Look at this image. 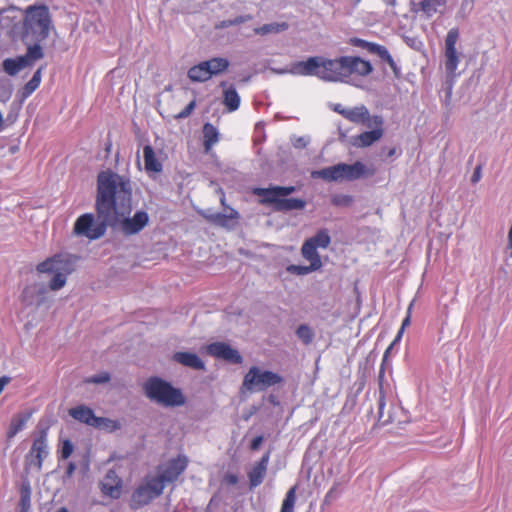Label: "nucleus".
Segmentation results:
<instances>
[{
	"label": "nucleus",
	"instance_id": "nucleus-1",
	"mask_svg": "<svg viewBox=\"0 0 512 512\" xmlns=\"http://www.w3.org/2000/svg\"><path fill=\"white\" fill-rule=\"evenodd\" d=\"M132 183L124 175L111 170L101 171L97 175V190L94 214L80 215L73 227V233L93 241L105 235L110 226L125 236L140 233L149 223V214L145 210L132 212Z\"/></svg>",
	"mask_w": 512,
	"mask_h": 512
},
{
	"label": "nucleus",
	"instance_id": "nucleus-2",
	"mask_svg": "<svg viewBox=\"0 0 512 512\" xmlns=\"http://www.w3.org/2000/svg\"><path fill=\"white\" fill-rule=\"evenodd\" d=\"M373 71L370 61L359 56H340L328 59L312 56L305 61L291 65L288 72L292 75L316 76L325 82L348 83L351 75L366 77Z\"/></svg>",
	"mask_w": 512,
	"mask_h": 512
},
{
	"label": "nucleus",
	"instance_id": "nucleus-3",
	"mask_svg": "<svg viewBox=\"0 0 512 512\" xmlns=\"http://www.w3.org/2000/svg\"><path fill=\"white\" fill-rule=\"evenodd\" d=\"M142 389L144 395L151 402L162 407H181L186 403V397L182 390L159 376L147 378Z\"/></svg>",
	"mask_w": 512,
	"mask_h": 512
},
{
	"label": "nucleus",
	"instance_id": "nucleus-4",
	"mask_svg": "<svg viewBox=\"0 0 512 512\" xmlns=\"http://www.w3.org/2000/svg\"><path fill=\"white\" fill-rule=\"evenodd\" d=\"M79 256L70 253H58L36 266L39 273L52 274L53 277L48 283V288L57 291L63 288L68 276L75 270Z\"/></svg>",
	"mask_w": 512,
	"mask_h": 512
},
{
	"label": "nucleus",
	"instance_id": "nucleus-5",
	"mask_svg": "<svg viewBox=\"0 0 512 512\" xmlns=\"http://www.w3.org/2000/svg\"><path fill=\"white\" fill-rule=\"evenodd\" d=\"M24 28L34 40L45 41L53 28L49 8L46 5H33L26 9Z\"/></svg>",
	"mask_w": 512,
	"mask_h": 512
},
{
	"label": "nucleus",
	"instance_id": "nucleus-6",
	"mask_svg": "<svg viewBox=\"0 0 512 512\" xmlns=\"http://www.w3.org/2000/svg\"><path fill=\"white\" fill-rule=\"evenodd\" d=\"M284 381V377L277 372L252 366L243 377L240 392L244 394L266 391L270 387L282 385Z\"/></svg>",
	"mask_w": 512,
	"mask_h": 512
},
{
	"label": "nucleus",
	"instance_id": "nucleus-7",
	"mask_svg": "<svg viewBox=\"0 0 512 512\" xmlns=\"http://www.w3.org/2000/svg\"><path fill=\"white\" fill-rule=\"evenodd\" d=\"M188 458L179 454L168 461L160 464L157 468L158 474L153 476L164 489L166 485L174 484L188 467Z\"/></svg>",
	"mask_w": 512,
	"mask_h": 512
},
{
	"label": "nucleus",
	"instance_id": "nucleus-8",
	"mask_svg": "<svg viewBox=\"0 0 512 512\" xmlns=\"http://www.w3.org/2000/svg\"><path fill=\"white\" fill-rule=\"evenodd\" d=\"M48 431L49 426L38 424L37 434L33 439L30 451L25 457L26 463L37 471L42 469L43 461L49 455Z\"/></svg>",
	"mask_w": 512,
	"mask_h": 512
},
{
	"label": "nucleus",
	"instance_id": "nucleus-9",
	"mask_svg": "<svg viewBox=\"0 0 512 512\" xmlns=\"http://www.w3.org/2000/svg\"><path fill=\"white\" fill-rule=\"evenodd\" d=\"M164 489L154 477H147L144 483L137 486L131 495V508L139 509L162 495Z\"/></svg>",
	"mask_w": 512,
	"mask_h": 512
},
{
	"label": "nucleus",
	"instance_id": "nucleus-10",
	"mask_svg": "<svg viewBox=\"0 0 512 512\" xmlns=\"http://www.w3.org/2000/svg\"><path fill=\"white\" fill-rule=\"evenodd\" d=\"M459 39V29L451 28L445 38V50H444V65L445 71L449 78L454 79L459 74L456 72L460 63L461 53L456 49V44Z\"/></svg>",
	"mask_w": 512,
	"mask_h": 512
},
{
	"label": "nucleus",
	"instance_id": "nucleus-11",
	"mask_svg": "<svg viewBox=\"0 0 512 512\" xmlns=\"http://www.w3.org/2000/svg\"><path fill=\"white\" fill-rule=\"evenodd\" d=\"M369 131H364L359 135L353 137V145L358 148H365L371 146L373 143L380 140L384 134V119L381 115H373L371 122L367 123Z\"/></svg>",
	"mask_w": 512,
	"mask_h": 512
},
{
	"label": "nucleus",
	"instance_id": "nucleus-12",
	"mask_svg": "<svg viewBox=\"0 0 512 512\" xmlns=\"http://www.w3.org/2000/svg\"><path fill=\"white\" fill-rule=\"evenodd\" d=\"M447 0H412L411 11L420 14L425 20L431 19L437 13H443Z\"/></svg>",
	"mask_w": 512,
	"mask_h": 512
},
{
	"label": "nucleus",
	"instance_id": "nucleus-13",
	"mask_svg": "<svg viewBox=\"0 0 512 512\" xmlns=\"http://www.w3.org/2000/svg\"><path fill=\"white\" fill-rule=\"evenodd\" d=\"M208 353L231 364H241L243 357L237 349L225 342H214L208 345Z\"/></svg>",
	"mask_w": 512,
	"mask_h": 512
},
{
	"label": "nucleus",
	"instance_id": "nucleus-14",
	"mask_svg": "<svg viewBox=\"0 0 512 512\" xmlns=\"http://www.w3.org/2000/svg\"><path fill=\"white\" fill-rule=\"evenodd\" d=\"M47 287L41 283H33L24 287L21 293V302L25 306L37 307L46 301Z\"/></svg>",
	"mask_w": 512,
	"mask_h": 512
},
{
	"label": "nucleus",
	"instance_id": "nucleus-15",
	"mask_svg": "<svg viewBox=\"0 0 512 512\" xmlns=\"http://www.w3.org/2000/svg\"><path fill=\"white\" fill-rule=\"evenodd\" d=\"M270 461V451H267L264 453L261 457V459L252 467V469L248 472V479H249V488L250 490L255 489L259 485L262 484V482L265 479L268 464Z\"/></svg>",
	"mask_w": 512,
	"mask_h": 512
},
{
	"label": "nucleus",
	"instance_id": "nucleus-16",
	"mask_svg": "<svg viewBox=\"0 0 512 512\" xmlns=\"http://www.w3.org/2000/svg\"><path fill=\"white\" fill-rule=\"evenodd\" d=\"M230 212L228 214L222 212H201L203 218H205L208 222L223 228L231 229L235 226L236 220L239 218V213L234 208H229Z\"/></svg>",
	"mask_w": 512,
	"mask_h": 512
},
{
	"label": "nucleus",
	"instance_id": "nucleus-17",
	"mask_svg": "<svg viewBox=\"0 0 512 512\" xmlns=\"http://www.w3.org/2000/svg\"><path fill=\"white\" fill-rule=\"evenodd\" d=\"M343 178L345 180L353 181L360 178L372 177L375 174L373 167L368 168L361 161H356L353 164L342 163Z\"/></svg>",
	"mask_w": 512,
	"mask_h": 512
},
{
	"label": "nucleus",
	"instance_id": "nucleus-18",
	"mask_svg": "<svg viewBox=\"0 0 512 512\" xmlns=\"http://www.w3.org/2000/svg\"><path fill=\"white\" fill-rule=\"evenodd\" d=\"M122 480L118 477L114 470H109L106 473L104 481L102 482V492L111 497L112 499H118L121 495Z\"/></svg>",
	"mask_w": 512,
	"mask_h": 512
},
{
	"label": "nucleus",
	"instance_id": "nucleus-19",
	"mask_svg": "<svg viewBox=\"0 0 512 512\" xmlns=\"http://www.w3.org/2000/svg\"><path fill=\"white\" fill-rule=\"evenodd\" d=\"M69 414L75 420L93 426H97L101 421L106 420L102 417H96L94 411L85 405H78L74 408H71L69 410Z\"/></svg>",
	"mask_w": 512,
	"mask_h": 512
},
{
	"label": "nucleus",
	"instance_id": "nucleus-20",
	"mask_svg": "<svg viewBox=\"0 0 512 512\" xmlns=\"http://www.w3.org/2000/svg\"><path fill=\"white\" fill-rule=\"evenodd\" d=\"M172 360L194 370L202 371L206 369L204 361L194 352H175Z\"/></svg>",
	"mask_w": 512,
	"mask_h": 512
},
{
	"label": "nucleus",
	"instance_id": "nucleus-21",
	"mask_svg": "<svg viewBox=\"0 0 512 512\" xmlns=\"http://www.w3.org/2000/svg\"><path fill=\"white\" fill-rule=\"evenodd\" d=\"M342 163L325 167L320 170L312 171L311 177L314 179H323L328 182L344 180Z\"/></svg>",
	"mask_w": 512,
	"mask_h": 512
},
{
	"label": "nucleus",
	"instance_id": "nucleus-22",
	"mask_svg": "<svg viewBox=\"0 0 512 512\" xmlns=\"http://www.w3.org/2000/svg\"><path fill=\"white\" fill-rule=\"evenodd\" d=\"M372 116L368 108L364 104H360L354 107H348L345 119L354 124H363L371 122Z\"/></svg>",
	"mask_w": 512,
	"mask_h": 512
},
{
	"label": "nucleus",
	"instance_id": "nucleus-23",
	"mask_svg": "<svg viewBox=\"0 0 512 512\" xmlns=\"http://www.w3.org/2000/svg\"><path fill=\"white\" fill-rule=\"evenodd\" d=\"M31 415V412H22L12 417L6 432L8 441H11L19 432L25 429Z\"/></svg>",
	"mask_w": 512,
	"mask_h": 512
},
{
	"label": "nucleus",
	"instance_id": "nucleus-24",
	"mask_svg": "<svg viewBox=\"0 0 512 512\" xmlns=\"http://www.w3.org/2000/svg\"><path fill=\"white\" fill-rule=\"evenodd\" d=\"M226 86H227L226 81H222L220 83V87L224 88L223 104L225 105V107L227 108V110L229 112H234L240 107L241 98H240L234 85H230L227 88H226Z\"/></svg>",
	"mask_w": 512,
	"mask_h": 512
},
{
	"label": "nucleus",
	"instance_id": "nucleus-25",
	"mask_svg": "<svg viewBox=\"0 0 512 512\" xmlns=\"http://www.w3.org/2000/svg\"><path fill=\"white\" fill-rule=\"evenodd\" d=\"M253 194L262 198L260 200L261 204L272 205L273 209L276 211V207H278V201H280L277 186L268 188L256 187L253 189Z\"/></svg>",
	"mask_w": 512,
	"mask_h": 512
},
{
	"label": "nucleus",
	"instance_id": "nucleus-26",
	"mask_svg": "<svg viewBox=\"0 0 512 512\" xmlns=\"http://www.w3.org/2000/svg\"><path fill=\"white\" fill-rule=\"evenodd\" d=\"M143 158L145 170L147 172L160 173L163 170L162 162L157 158L153 147L146 144L143 147Z\"/></svg>",
	"mask_w": 512,
	"mask_h": 512
},
{
	"label": "nucleus",
	"instance_id": "nucleus-27",
	"mask_svg": "<svg viewBox=\"0 0 512 512\" xmlns=\"http://www.w3.org/2000/svg\"><path fill=\"white\" fill-rule=\"evenodd\" d=\"M43 67H39L33 74L32 78L18 91L17 97L21 102L30 97L40 86L42 80Z\"/></svg>",
	"mask_w": 512,
	"mask_h": 512
},
{
	"label": "nucleus",
	"instance_id": "nucleus-28",
	"mask_svg": "<svg viewBox=\"0 0 512 512\" xmlns=\"http://www.w3.org/2000/svg\"><path fill=\"white\" fill-rule=\"evenodd\" d=\"M383 381L379 380V396L377 400V423L380 426L388 425L389 423L393 422V415L391 411L389 410L387 415H385V408H386V397L385 392L382 385Z\"/></svg>",
	"mask_w": 512,
	"mask_h": 512
},
{
	"label": "nucleus",
	"instance_id": "nucleus-29",
	"mask_svg": "<svg viewBox=\"0 0 512 512\" xmlns=\"http://www.w3.org/2000/svg\"><path fill=\"white\" fill-rule=\"evenodd\" d=\"M208 62H200L192 67H190L187 71V77L192 82H206L211 79L209 70H208Z\"/></svg>",
	"mask_w": 512,
	"mask_h": 512
},
{
	"label": "nucleus",
	"instance_id": "nucleus-30",
	"mask_svg": "<svg viewBox=\"0 0 512 512\" xmlns=\"http://www.w3.org/2000/svg\"><path fill=\"white\" fill-rule=\"evenodd\" d=\"M317 247L315 246V244L312 243V241L310 240H305L303 245H302V248H301V253H302V256L307 260L309 261L310 263L314 264L321 268L322 267V261H321V257L317 251Z\"/></svg>",
	"mask_w": 512,
	"mask_h": 512
},
{
	"label": "nucleus",
	"instance_id": "nucleus-31",
	"mask_svg": "<svg viewBox=\"0 0 512 512\" xmlns=\"http://www.w3.org/2000/svg\"><path fill=\"white\" fill-rule=\"evenodd\" d=\"M3 69L4 71L10 75L15 76L18 74L22 69L27 67V62L25 58L22 56H17L15 58H6L3 63Z\"/></svg>",
	"mask_w": 512,
	"mask_h": 512
},
{
	"label": "nucleus",
	"instance_id": "nucleus-32",
	"mask_svg": "<svg viewBox=\"0 0 512 512\" xmlns=\"http://www.w3.org/2000/svg\"><path fill=\"white\" fill-rule=\"evenodd\" d=\"M219 141V131L210 122H207L203 126V144L205 150L208 151L213 145Z\"/></svg>",
	"mask_w": 512,
	"mask_h": 512
},
{
	"label": "nucleus",
	"instance_id": "nucleus-33",
	"mask_svg": "<svg viewBox=\"0 0 512 512\" xmlns=\"http://www.w3.org/2000/svg\"><path fill=\"white\" fill-rule=\"evenodd\" d=\"M306 206V201L300 198H280L276 211L289 212L293 210H302Z\"/></svg>",
	"mask_w": 512,
	"mask_h": 512
},
{
	"label": "nucleus",
	"instance_id": "nucleus-34",
	"mask_svg": "<svg viewBox=\"0 0 512 512\" xmlns=\"http://www.w3.org/2000/svg\"><path fill=\"white\" fill-rule=\"evenodd\" d=\"M205 62H208L207 68L211 78L225 72L230 66L229 60L224 57H213Z\"/></svg>",
	"mask_w": 512,
	"mask_h": 512
},
{
	"label": "nucleus",
	"instance_id": "nucleus-35",
	"mask_svg": "<svg viewBox=\"0 0 512 512\" xmlns=\"http://www.w3.org/2000/svg\"><path fill=\"white\" fill-rule=\"evenodd\" d=\"M288 27L289 25L286 22H272L255 28L254 33L261 36L268 34H277L286 31Z\"/></svg>",
	"mask_w": 512,
	"mask_h": 512
},
{
	"label": "nucleus",
	"instance_id": "nucleus-36",
	"mask_svg": "<svg viewBox=\"0 0 512 512\" xmlns=\"http://www.w3.org/2000/svg\"><path fill=\"white\" fill-rule=\"evenodd\" d=\"M35 43L31 46H28L27 52L25 55H21L23 58H25L27 62V66L32 65L34 61H37L44 57V52L41 46V43L43 41L34 40Z\"/></svg>",
	"mask_w": 512,
	"mask_h": 512
},
{
	"label": "nucleus",
	"instance_id": "nucleus-37",
	"mask_svg": "<svg viewBox=\"0 0 512 512\" xmlns=\"http://www.w3.org/2000/svg\"><path fill=\"white\" fill-rule=\"evenodd\" d=\"M308 240L312 241V243L315 244L317 248L323 249H326L331 243V237L328 230L325 228L319 229L316 234L308 238Z\"/></svg>",
	"mask_w": 512,
	"mask_h": 512
},
{
	"label": "nucleus",
	"instance_id": "nucleus-38",
	"mask_svg": "<svg viewBox=\"0 0 512 512\" xmlns=\"http://www.w3.org/2000/svg\"><path fill=\"white\" fill-rule=\"evenodd\" d=\"M296 486L291 487L282 502L280 512H294V506L296 502Z\"/></svg>",
	"mask_w": 512,
	"mask_h": 512
},
{
	"label": "nucleus",
	"instance_id": "nucleus-39",
	"mask_svg": "<svg viewBox=\"0 0 512 512\" xmlns=\"http://www.w3.org/2000/svg\"><path fill=\"white\" fill-rule=\"evenodd\" d=\"M296 336L305 344L309 345L312 343L314 338V332L307 324H301L296 329Z\"/></svg>",
	"mask_w": 512,
	"mask_h": 512
},
{
	"label": "nucleus",
	"instance_id": "nucleus-40",
	"mask_svg": "<svg viewBox=\"0 0 512 512\" xmlns=\"http://www.w3.org/2000/svg\"><path fill=\"white\" fill-rule=\"evenodd\" d=\"M403 331H398L394 340L392 341V343L389 345V347L385 350L384 352V355H383V358H382V363H381V367H380V370H379V375H378V378L380 379V381H383L384 379V375H385V363L387 361V358H388V355L390 353V351L392 350V348L401 341L402 339V336H403Z\"/></svg>",
	"mask_w": 512,
	"mask_h": 512
},
{
	"label": "nucleus",
	"instance_id": "nucleus-41",
	"mask_svg": "<svg viewBox=\"0 0 512 512\" xmlns=\"http://www.w3.org/2000/svg\"><path fill=\"white\" fill-rule=\"evenodd\" d=\"M403 331H398L394 340L392 341V343L389 345V347L385 350L384 352V355H383V358H382V363H381V367H380V370H379V375H378V378L380 379V381H383L384 379V375H385V363L387 361V358H388V355L390 353V351L392 350V348L401 341L402 339V336H403Z\"/></svg>",
	"mask_w": 512,
	"mask_h": 512
},
{
	"label": "nucleus",
	"instance_id": "nucleus-42",
	"mask_svg": "<svg viewBox=\"0 0 512 512\" xmlns=\"http://www.w3.org/2000/svg\"><path fill=\"white\" fill-rule=\"evenodd\" d=\"M319 269L320 268L317 267L315 265V263L314 264L310 263V265H308V266L290 264L286 267L287 272H289L291 274H295V275H307V274L317 271Z\"/></svg>",
	"mask_w": 512,
	"mask_h": 512
},
{
	"label": "nucleus",
	"instance_id": "nucleus-43",
	"mask_svg": "<svg viewBox=\"0 0 512 512\" xmlns=\"http://www.w3.org/2000/svg\"><path fill=\"white\" fill-rule=\"evenodd\" d=\"M343 492L342 485L339 481H335L332 487L328 490L325 495L324 502L327 504L332 503L336 499H338Z\"/></svg>",
	"mask_w": 512,
	"mask_h": 512
},
{
	"label": "nucleus",
	"instance_id": "nucleus-44",
	"mask_svg": "<svg viewBox=\"0 0 512 512\" xmlns=\"http://www.w3.org/2000/svg\"><path fill=\"white\" fill-rule=\"evenodd\" d=\"M353 197L347 194H335L331 197V203L337 207H348L352 204Z\"/></svg>",
	"mask_w": 512,
	"mask_h": 512
},
{
	"label": "nucleus",
	"instance_id": "nucleus-45",
	"mask_svg": "<svg viewBox=\"0 0 512 512\" xmlns=\"http://www.w3.org/2000/svg\"><path fill=\"white\" fill-rule=\"evenodd\" d=\"M252 19V16L250 14H246V15H239L233 19H226V20H223L221 21L220 23V27L221 28H228V27H231V26H236V25H240V24H243L247 21H250Z\"/></svg>",
	"mask_w": 512,
	"mask_h": 512
},
{
	"label": "nucleus",
	"instance_id": "nucleus-46",
	"mask_svg": "<svg viewBox=\"0 0 512 512\" xmlns=\"http://www.w3.org/2000/svg\"><path fill=\"white\" fill-rule=\"evenodd\" d=\"M349 43L352 46H355V47H358V48H361V49H365L369 53L372 52V50H373V48H374V46L376 44L374 42H369L367 40H364V39H361V38H358V37L350 38Z\"/></svg>",
	"mask_w": 512,
	"mask_h": 512
},
{
	"label": "nucleus",
	"instance_id": "nucleus-47",
	"mask_svg": "<svg viewBox=\"0 0 512 512\" xmlns=\"http://www.w3.org/2000/svg\"><path fill=\"white\" fill-rule=\"evenodd\" d=\"M73 450H74V445L71 442V440H69V439L63 440L61 450L59 451V459H63V460L68 459L72 455Z\"/></svg>",
	"mask_w": 512,
	"mask_h": 512
},
{
	"label": "nucleus",
	"instance_id": "nucleus-48",
	"mask_svg": "<svg viewBox=\"0 0 512 512\" xmlns=\"http://www.w3.org/2000/svg\"><path fill=\"white\" fill-rule=\"evenodd\" d=\"M111 379L109 372H101L98 374H95L89 378L86 379L87 383H94V384H103L109 382Z\"/></svg>",
	"mask_w": 512,
	"mask_h": 512
},
{
	"label": "nucleus",
	"instance_id": "nucleus-49",
	"mask_svg": "<svg viewBox=\"0 0 512 512\" xmlns=\"http://www.w3.org/2000/svg\"><path fill=\"white\" fill-rule=\"evenodd\" d=\"M371 54L378 55V57L384 62H386V60L391 56L389 50L385 46L377 43L375 44Z\"/></svg>",
	"mask_w": 512,
	"mask_h": 512
},
{
	"label": "nucleus",
	"instance_id": "nucleus-50",
	"mask_svg": "<svg viewBox=\"0 0 512 512\" xmlns=\"http://www.w3.org/2000/svg\"><path fill=\"white\" fill-rule=\"evenodd\" d=\"M195 106H196V100H192L183 110H181L176 115V118L184 119V118L189 117L191 115V113L193 112V110L195 109Z\"/></svg>",
	"mask_w": 512,
	"mask_h": 512
},
{
	"label": "nucleus",
	"instance_id": "nucleus-51",
	"mask_svg": "<svg viewBox=\"0 0 512 512\" xmlns=\"http://www.w3.org/2000/svg\"><path fill=\"white\" fill-rule=\"evenodd\" d=\"M380 155H381V157H383V160H386L389 158L396 157V156L400 155V153H397L396 147H391V148L383 147L381 149Z\"/></svg>",
	"mask_w": 512,
	"mask_h": 512
},
{
	"label": "nucleus",
	"instance_id": "nucleus-52",
	"mask_svg": "<svg viewBox=\"0 0 512 512\" xmlns=\"http://www.w3.org/2000/svg\"><path fill=\"white\" fill-rule=\"evenodd\" d=\"M386 63L392 69L396 78H400L402 76L401 67L397 64V62L393 59L392 55L386 60Z\"/></svg>",
	"mask_w": 512,
	"mask_h": 512
},
{
	"label": "nucleus",
	"instance_id": "nucleus-53",
	"mask_svg": "<svg viewBox=\"0 0 512 512\" xmlns=\"http://www.w3.org/2000/svg\"><path fill=\"white\" fill-rule=\"evenodd\" d=\"M413 305H414V301H412L409 304L408 308H407V315H406V317L402 321V325H401V327L399 329L400 331L404 332L405 328L410 325V323H411V312H412Z\"/></svg>",
	"mask_w": 512,
	"mask_h": 512
},
{
	"label": "nucleus",
	"instance_id": "nucleus-54",
	"mask_svg": "<svg viewBox=\"0 0 512 512\" xmlns=\"http://www.w3.org/2000/svg\"><path fill=\"white\" fill-rule=\"evenodd\" d=\"M278 195L280 198H285L286 196L292 194L295 191L294 186H277Z\"/></svg>",
	"mask_w": 512,
	"mask_h": 512
},
{
	"label": "nucleus",
	"instance_id": "nucleus-55",
	"mask_svg": "<svg viewBox=\"0 0 512 512\" xmlns=\"http://www.w3.org/2000/svg\"><path fill=\"white\" fill-rule=\"evenodd\" d=\"M309 144V139L304 136L296 137L293 141V145L295 148L302 149L305 148Z\"/></svg>",
	"mask_w": 512,
	"mask_h": 512
},
{
	"label": "nucleus",
	"instance_id": "nucleus-56",
	"mask_svg": "<svg viewBox=\"0 0 512 512\" xmlns=\"http://www.w3.org/2000/svg\"><path fill=\"white\" fill-rule=\"evenodd\" d=\"M481 177H482V166L481 165H477L474 168V171L472 173L471 183L472 184L478 183L480 181Z\"/></svg>",
	"mask_w": 512,
	"mask_h": 512
},
{
	"label": "nucleus",
	"instance_id": "nucleus-57",
	"mask_svg": "<svg viewBox=\"0 0 512 512\" xmlns=\"http://www.w3.org/2000/svg\"><path fill=\"white\" fill-rule=\"evenodd\" d=\"M331 109L345 118L348 107H344L340 103H335L331 105Z\"/></svg>",
	"mask_w": 512,
	"mask_h": 512
},
{
	"label": "nucleus",
	"instance_id": "nucleus-58",
	"mask_svg": "<svg viewBox=\"0 0 512 512\" xmlns=\"http://www.w3.org/2000/svg\"><path fill=\"white\" fill-rule=\"evenodd\" d=\"M238 481H239V478L234 473H227L224 476V482L227 483L228 485H236L238 483Z\"/></svg>",
	"mask_w": 512,
	"mask_h": 512
},
{
	"label": "nucleus",
	"instance_id": "nucleus-59",
	"mask_svg": "<svg viewBox=\"0 0 512 512\" xmlns=\"http://www.w3.org/2000/svg\"><path fill=\"white\" fill-rule=\"evenodd\" d=\"M264 437L262 435L256 436L250 444L251 450H257L262 444Z\"/></svg>",
	"mask_w": 512,
	"mask_h": 512
},
{
	"label": "nucleus",
	"instance_id": "nucleus-60",
	"mask_svg": "<svg viewBox=\"0 0 512 512\" xmlns=\"http://www.w3.org/2000/svg\"><path fill=\"white\" fill-rule=\"evenodd\" d=\"M76 464L73 461H70L67 465L65 478H71L76 470Z\"/></svg>",
	"mask_w": 512,
	"mask_h": 512
},
{
	"label": "nucleus",
	"instance_id": "nucleus-61",
	"mask_svg": "<svg viewBox=\"0 0 512 512\" xmlns=\"http://www.w3.org/2000/svg\"><path fill=\"white\" fill-rule=\"evenodd\" d=\"M21 505L23 508H25L26 506H29L30 505V493H29V490L27 491V493H22L21 494Z\"/></svg>",
	"mask_w": 512,
	"mask_h": 512
},
{
	"label": "nucleus",
	"instance_id": "nucleus-62",
	"mask_svg": "<svg viewBox=\"0 0 512 512\" xmlns=\"http://www.w3.org/2000/svg\"><path fill=\"white\" fill-rule=\"evenodd\" d=\"M268 402H269L270 404H272L273 406H278V405H280V401H279V399H278L274 394H270V395L268 396Z\"/></svg>",
	"mask_w": 512,
	"mask_h": 512
},
{
	"label": "nucleus",
	"instance_id": "nucleus-63",
	"mask_svg": "<svg viewBox=\"0 0 512 512\" xmlns=\"http://www.w3.org/2000/svg\"><path fill=\"white\" fill-rule=\"evenodd\" d=\"M387 7L395 8L397 6V0H382Z\"/></svg>",
	"mask_w": 512,
	"mask_h": 512
},
{
	"label": "nucleus",
	"instance_id": "nucleus-64",
	"mask_svg": "<svg viewBox=\"0 0 512 512\" xmlns=\"http://www.w3.org/2000/svg\"><path fill=\"white\" fill-rule=\"evenodd\" d=\"M111 148H112V141L111 140H108L106 143H105V151L109 154L111 152Z\"/></svg>",
	"mask_w": 512,
	"mask_h": 512
}]
</instances>
